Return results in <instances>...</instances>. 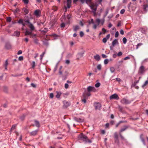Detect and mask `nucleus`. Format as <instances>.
I'll return each mask as SVG.
<instances>
[{
  "mask_svg": "<svg viewBox=\"0 0 148 148\" xmlns=\"http://www.w3.org/2000/svg\"><path fill=\"white\" fill-rule=\"evenodd\" d=\"M94 58L97 60L99 61L100 60V57L98 55H96L94 56Z\"/></svg>",
  "mask_w": 148,
  "mask_h": 148,
  "instance_id": "18",
  "label": "nucleus"
},
{
  "mask_svg": "<svg viewBox=\"0 0 148 148\" xmlns=\"http://www.w3.org/2000/svg\"><path fill=\"white\" fill-rule=\"evenodd\" d=\"M142 45V43H139L137 44V45L136 46V49H137L138 48V47L141 46Z\"/></svg>",
  "mask_w": 148,
  "mask_h": 148,
  "instance_id": "52",
  "label": "nucleus"
},
{
  "mask_svg": "<svg viewBox=\"0 0 148 148\" xmlns=\"http://www.w3.org/2000/svg\"><path fill=\"white\" fill-rule=\"evenodd\" d=\"M121 103L125 104H129L130 102L129 100L125 98H123L121 100Z\"/></svg>",
  "mask_w": 148,
  "mask_h": 148,
  "instance_id": "8",
  "label": "nucleus"
},
{
  "mask_svg": "<svg viewBox=\"0 0 148 148\" xmlns=\"http://www.w3.org/2000/svg\"><path fill=\"white\" fill-rule=\"evenodd\" d=\"M31 85L32 87H33L34 88H35L36 87V85L34 83H32L31 84Z\"/></svg>",
  "mask_w": 148,
  "mask_h": 148,
  "instance_id": "62",
  "label": "nucleus"
},
{
  "mask_svg": "<svg viewBox=\"0 0 148 148\" xmlns=\"http://www.w3.org/2000/svg\"><path fill=\"white\" fill-rule=\"evenodd\" d=\"M45 53V52H43L42 53L41 55H40V60H42V58L44 56V55Z\"/></svg>",
  "mask_w": 148,
  "mask_h": 148,
  "instance_id": "38",
  "label": "nucleus"
},
{
  "mask_svg": "<svg viewBox=\"0 0 148 148\" xmlns=\"http://www.w3.org/2000/svg\"><path fill=\"white\" fill-rule=\"evenodd\" d=\"M148 84V81L147 80L145 82L144 84L142 86V87H144V86H145L147 85Z\"/></svg>",
  "mask_w": 148,
  "mask_h": 148,
  "instance_id": "40",
  "label": "nucleus"
},
{
  "mask_svg": "<svg viewBox=\"0 0 148 148\" xmlns=\"http://www.w3.org/2000/svg\"><path fill=\"white\" fill-rule=\"evenodd\" d=\"M79 27L78 25H76L74 27L73 30L75 32H76L79 29Z\"/></svg>",
  "mask_w": 148,
  "mask_h": 148,
  "instance_id": "22",
  "label": "nucleus"
},
{
  "mask_svg": "<svg viewBox=\"0 0 148 148\" xmlns=\"http://www.w3.org/2000/svg\"><path fill=\"white\" fill-rule=\"evenodd\" d=\"M138 31H139L141 32L143 34H144L145 33V29L142 28H139L138 30Z\"/></svg>",
  "mask_w": 148,
  "mask_h": 148,
  "instance_id": "27",
  "label": "nucleus"
},
{
  "mask_svg": "<svg viewBox=\"0 0 148 148\" xmlns=\"http://www.w3.org/2000/svg\"><path fill=\"white\" fill-rule=\"evenodd\" d=\"M74 120L77 122H81L83 121V120L80 118H75Z\"/></svg>",
  "mask_w": 148,
  "mask_h": 148,
  "instance_id": "17",
  "label": "nucleus"
},
{
  "mask_svg": "<svg viewBox=\"0 0 148 148\" xmlns=\"http://www.w3.org/2000/svg\"><path fill=\"white\" fill-rule=\"evenodd\" d=\"M102 31L103 32V34H105L106 32V30L104 28L102 29Z\"/></svg>",
  "mask_w": 148,
  "mask_h": 148,
  "instance_id": "59",
  "label": "nucleus"
},
{
  "mask_svg": "<svg viewBox=\"0 0 148 148\" xmlns=\"http://www.w3.org/2000/svg\"><path fill=\"white\" fill-rule=\"evenodd\" d=\"M104 21H105V19H104V18H103V19H101V24L102 25H103V23H104Z\"/></svg>",
  "mask_w": 148,
  "mask_h": 148,
  "instance_id": "45",
  "label": "nucleus"
},
{
  "mask_svg": "<svg viewBox=\"0 0 148 148\" xmlns=\"http://www.w3.org/2000/svg\"><path fill=\"white\" fill-rule=\"evenodd\" d=\"M71 0H67V8L66 6H64V8L65 9V12H66L67 10V8H70L71 6Z\"/></svg>",
  "mask_w": 148,
  "mask_h": 148,
  "instance_id": "4",
  "label": "nucleus"
},
{
  "mask_svg": "<svg viewBox=\"0 0 148 148\" xmlns=\"http://www.w3.org/2000/svg\"><path fill=\"white\" fill-rule=\"evenodd\" d=\"M140 138L142 141L143 142L144 145H145V141L144 139L143 138V135H141L140 136Z\"/></svg>",
  "mask_w": 148,
  "mask_h": 148,
  "instance_id": "21",
  "label": "nucleus"
},
{
  "mask_svg": "<svg viewBox=\"0 0 148 148\" xmlns=\"http://www.w3.org/2000/svg\"><path fill=\"white\" fill-rule=\"evenodd\" d=\"M108 10H107L106 11V14H105L103 18H104L106 16H107V15L108 14Z\"/></svg>",
  "mask_w": 148,
  "mask_h": 148,
  "instance_id": "57",
  "label": "nucleus"
},
{
  "mask_svg": "<svg viewBox=\"0 0 148 148\" xmlns=\"http://www.w3.org/2000/svg\"><path fill=\"white\" fill-rule=\"evenodd\" d=\"M53 93H51L50 94V97L51 98H53Z\"/></svg>",
  "mask_w": 148,
  "mask_h": 148,
  "instance_id": "55",
  "label": "nucleus"
},
{
  "mask_svg": "<svg viewBox=\"0 0 148 148\" xmlns=\"http://www.w3.org/2000/svg\"><path fill=\"white\" fill-rule=\"evenodd\" d=\"M101 20L99 18H97L96 20V22L97 23V25H99V24L101 22Z\"/></svg>",
  "mask_w": 148,
  "mask_h": 148,
  "instance_id": "32",
  "label": "nucleus"
},
{
  "mask_svg": "<svg viewBox=\"0 0 148 148\" xmlns=\"http://www.w3.org/2000/svg\"><path fill=\"white\" fill-rule=\"evenodd\" d=\"M20 32L18 31H15L14 32L12 36L16 37H18L20 34Z\"/></svg>",
  "mask_w": 148,
  "mask_h": 148,
  "instance_id": "13",
  "label": "nucleus"
},
{
  "mask_svg": "<svg viewBox=\"0 0 148 148\" xmlns=\"http://www.w3.org/2000/svg\"><path fill=\"white\" fill-rule=\"evenodd\" d=\"M57 94L56 95V97L57 98H59L61 94V92H56Z\"/></svg>",
  "mask_w": 148,
  "mask_h": 148,
  "instance_id": "19",
  "label": "nucleus"
},
{
  "mask_svg": "<svg viewBox=\"0 0 148 148\" xmlns=\"http://www.w3.org/2000/svg\"><path fill=\"white\" fill-rule=\"evenodd\" d=\"M56 20L55 19H53V21L52 20L51 21V25L52 26H53L56 23Z\"/></svg>",
  "mask_w": 148,
  "mask_h": 148,
  "instance_id": "24",
  "label": "nucleus"
},
{
  "mask_svg": "<svg viewBox=\"0 0 148 148\" xmlns=\"http://www.w3.org/2000/svg\"><path fill=\"white\" fill-rule=\"evenodd\" d=\"M130 59V57H129L128 56H127L124 58V60H126L128 59Z\"/></svg>",
  "mask_w": 148,
  "mask_h": 148,
  "instance_id": "58",
  "label": "nucleus"
},
{
  "mask_svg": "<svg viewBox=\"0 0 148 148\" xmlns=\"http://www.w3.org/2000/svg\"><path fill=\"white\" fill-rule=\"evenodd\" d=\"M8 65V60H6L4 63V64H3V65L4 66H7Z\"/></svg>",
  "mask_w": 148,
  "mask_h": 148,
  "instance_id": "30",
  "label": "nucleus"
},
{
  "mask_svg": "<svg viewBox=\"0 0 148 148\" xmlns=\"http://www.w3.org/2000/svg\"><path fill=\"white\" fill-rule=\"evenodd\" d=\"M69 85L68 84L66 83L65 84L64 87L65 88L67 89L69 87Z\"/></svg>",
  "mask_w": 148,
  "mask_h": 148,
  "instance_id": "54",
  "label": "nucleus"
},
{
  "mask_svg": "<svg viewBox=\"0 0 148 148\" xmlns=\"http://www.w3.org/2000/svg\"><path fill=\"white\" fill-rule=\"evenodd\" d=\"M145 72V68L143 66H141L140 67L139 71L138 73L140 74H143Z\"/></svg>",
  "mask_w": 148,
  "mask_h": 148,
  "instance_id": "5",
  "label": "nucleus"
},
{
  "mask_svg": "<svg viewBox=\"0 0 148 148\" xmlns=\"http://www.w3.org/2000/svg\"><path fill=\"white\" fill-rule=\"evenodd\" d=\"M32 31H29L28 30H26L25 32V35L26 36H27L28 35H30L32 34Z\"/></svg>",
  "mask_w": 148,
  "mask_h": 148,
  "instance_id": "16",
  "label": "nucleus"
},
{
  "mask_svg": "<svg viewBox=\"0 0 148 148\" xmlns=\"http://www.w3.org/2000/svg\"><path fill=\"white\" fill-rule=\"evenodd\" d=\"M127 127L126 126H124L123 128H122L121 129V130H120V132H122L123 131H124L127 129Z\"/></svg>",
  "mask_w": 148,
  "mask_h": 148,
  "instance_id": "23",
  "label": "nucleus"
},
{
  "mask_svg": "<svg viewBox=\"0 0 148 148\" xmlns=\"http://www.w3.org/2000/svg\"><path fill=\"white\" fill-rule=\"evenodd\" d=\"M110 70L112 73H114L115 71V69L114 67H111L110 68Z\"/></svg>",
  "mask_w": 148,
  "mask_h": 148,
  "instance_id": "26",
  "label": "nucleus"
},
{
  "mask_svg": "<svg viewBox=\"0 0 148 148\" xmlns=\"http://www.w3.org/2000/svg\"><path fill=\"white\" fill-rule=\"evenodd\" d=\"M139 82V80L136 81V82H134V84L132 85L133 86H135L136 84L138 83Z\"/></svg>",
  "mask_w": 148,
  "mask_h": 148,
  "instance_id": "53",
  "label": "nucleus"
},
{
  "mask_svg": "<svg viewBox=\"0 0 148 148\" xmlns=\"http://www.w3.org/2000/svg\"><path fill=\"white\" fill-rule=\"evenodd\" d=\"M11 19L10 17H8L7 19V21L8 22H10L11 21Z\"/></svg>",
  "mask_w": 148,
  "mask_h": 148,
  "instance_id": "48",
  "label": "nucleus"
},
{
  "mask_svg": "<svg viewBox=\"0 0 148 148\" xmlns=\"http://www.w3.org/2000/svg\"><path fill=\"white\" fill-rule=\"evenodd\" d=\"M87 90L88 92H95L97 90L93 86H89L87 88Z\"/></svg>",
  "mask_w": 148,
  "mask_h": 148,
  "instance_id": "2",
  "label": "nucleus"
},
{
  "mask_svg": "<svg viewBox=\"0 0 148 148\" xmlns=\"http://www.w3.org/2000/svg\"><path fill=\"white\" fill-rule=\"evenodd\" d=\"M92 0H86V3L88 4H90L91 3Z\"/></svg>",
  "mask_w": 148,
  "mask_h": 148,
  "instance_id": "41",
  "label": "nucleus"
},
{
  "mask_svg": "<svg viewBox=\"0 0 148 148\" xmlns=\"http://www.w3.org/2000/svg\"><path fill=\"white\" fill-rule=\"evenodd\" d=\"M97 69L99 70H100L101 69V66L100 64H99L97 66Z\"/></svg>",
  "mask_w": 148,
  "mask_h": 148,
  "instance_id": "44",
  "label": "nucleus"
},
{
  "mask_svg": "<svg viewBox=\"0 0 148 148\" xmlns=\"http://www.w3.org/2000/svg\"><path fill=\"white\" fill-rule=\"evenodd\" d=\"M34 123L35 125L37 127H39L40 126L39 123L37 121H35Z\"/></svg>",
  "mask_w": 148,
  "mask_h": 148,
  "instance_id": "20",
  "label": "nucleus"
},
{
  "mask_svg": "<svg viewBox=\"0 0 148 148\" xmlns=\"http://www.w3.org/2000/svg\"><path fill=\"white\" fill-rule=\"evenodd\" d=\"M123 41L124 44H125L127 42V40L125 37H124L123 39Z\"/></svg>",
  "mask_w": 148,
  "mask_h": 148,
  "instance_id": "33",
  "label": "nucleus"
},
{
  "mask_svg": "<svg viewBox=\"0 0 148 148\" xmlns=\"http://www.w3.org/2000/svg\"><path fill=\"white\" fill-rule=\"evenodd\" d=\"M125 10L124 9L121 10L120 11V14H123L125 12Z\"/></svg>",
  "mask_w": 148,
  "mask_h": 148,
  "instance_id": "47",
  "label": "nucleus"
},
{
  "mask_svg": "<svg viewBox=\"0 0 148 148\" xmlns=\"http://www.w3.org/2000/svg\"><path fill=\"white\" fill-rule=\"evenodd\" d=\"M36 34H33L32 33V34L30 36V37L32 38H36Z\"/></svg>",
  "mask_w": 148,
  "mask_h": 148,
  "instance_id": "28",
  "label": "nucleus"
},
{
  "mask_svg": "<svg viewBox=\"0 0 148 148\" xmlns=\"http://www.w3.org/2000/svg\"><path fill=\"white\" fill-rule=\"evenodd\" d=\"M78 138L79 140H82L86 143H91L92 142L91 141L88 139L86 136L83 134H81L79 135L78 136Z\"/></svg>",
  "mask_w": 148,
  "mask_h": 148,
  "instance_id": "1",
  "label": "nucleus"
},
{
  "mask_svg": "<svg viewBox=\"0 0 148 148\" xmlns=\"http://www.w3.org/2000/svg\"><path fill=\"white\" fill-rule=\"evenodd\" d=\"M34 42L36 44H38V40L37 38H35L34 40Z\"/></svg>",
  "mask_w": 148,
  "mask_h": 148,
  "instance_id": "35",
  "label": "nucleus"
},
{
  "mask_svg": "<svg viewBox=\"0 0 148 148\" xmlns=\"http://www.w3.org/2000/svg\"><path fill=\"white\" fill-rule=\"evenodd\" d=\"M119 34V32L118 31H117L116 32L115 34V37L116 38H117Z\"/></svg>",
  "mask_w": 148,
  "mask_h": 148,
  "instance_id": "42",
  "label": "nucleus"
},
{
  "mask_svg": "<svg viewBox=\"0 0 148 148\" xmlns=\"http://www.w3.org/2000/svg\"><path fill=\"white\" fill-rule=\"evenodd\" d=\"M23 59V56H20L18 58V60L19 61H21Z\"/></svg>",
  "mask_w": 148,
  "mask_h": 148,
  "instance_id": "49",
  "label": "nucleus"
},
{
  "mask_svg": "<svg viewBox=\"0 0 148 148\" xmlns=\"http://www.w3.org/2000/svg\"><path fill=\"white\" fill-rule=\"evenodd\" d=\"M120 33L122 35H123L124 34V31L122 29L120 31Z\"/></svg>",
  "mask_w": 148,
  "mask_h": 148,
  "instance_id": "61",
  "label": "nucleus"
},
{
  "mask_svg": "<svg viewBox=\"0 0 148 148\" xmlns=\"http://www.w3.org/2000/svg\"><path fill=\"white\" fill-rule=\"evenodd\" d=\"M97 6V5L94 3H91L90 5V7L92 10V12L94 11L95 10V11H96Z\"/></svg>",
  "mask_w": 148,
  "mask_h": 148,
  "instance_id": "3",
  "label": "nucleus"
},
{
  "mask_svg": "<svg viewBox=\"0 0 148 148\" xmlns=\"http://www.w3.org/2000/svg\"><path fill=\"white\" fill-rule=\"evenodd\" d=\"M28 26L30 28V30L32 31H33L35 29L34 26L32 23H29L28 25Z\"/></svg>",
  "mask_w": 148,
  "mask_h": 148,
  "instance_id": "12",
  "label": "nucleus"
},
{
  "mask_svg": "<svg viewBox=\"0 0 148 148\" xmlns=\"http://www.w3.org/2000/svg\"><path fill=\"white\" fill-rule=\"evenodd\" d=\"M23 20L21 19H20L18 20V23H19V24H22L23 22Z\"/></svg>",
  "mask_w": 148,
  "mask_h": 148,
  "instance_id": "37",
  "label": "nucleus"
},
{
  "mask_svg": "<svg viewBox=\"0 0 148 148\" xmlns=\"http://www.w3.org/2000/svg\"><path fill=\"white\" fill-rule=\"evenodd\" d=\"M94 106L96 109L99 110L101 107V104L99 103H94Z\"/></svg>",
  "mask_w": 148,
  "mask_h": 148,
  "instance_id": "9",
  "label": "nucleus"
},
{
  "mask_svg": "<svg viewBox=\"0 0 148 148\" xmlns=\"http://www.w3.org/2000/svg\"><path fill=\"white\" fill-rule=\"evenodd\" d=\"M122 52H119L118 53V54H117V56H122Z\"/></svg>",
  "mask_w": 148,
  "mask_h": 148,
  "instance_id": "50",
  "label": "nucleus"
},
{
  "mask_svg": "<svg viewBox=\"0 0 148 148\" xmlns=\"http://www.w3.org/2000/svg\"><path fill=\"white\" fill-rule=\"evenodd\" d=\"M64 103V107L65 108H66L69 106L70 105V103L69 102L67 101H63Z\"/></svg>",
  "mask_w": 148,
  "mask_h": 148,
  "instance_id": "10",
  "label": "nucleus"
},
{
  "mask_svg": "<svg viewBox=\"0 0 148 148\" xmlns=\"http://www.w3.org/2000/svg\"><path fill=\"white\" fill-rule=\"evenodd\" d=\"M65 18V15H63L62 16V18H61V20L62 21H64V19Z\"/></svg>",
  "mask_w": 148,
  "mask_h": 148,
  "instance_id": "60",
  "label": "nucleus"
},
{
  "mask_svg": "<svg viewBox=\"0 0 148 148\" xmlns=\"http://www.w3.org/2000/svg\"><path fill=\"white\" fill-rule=\"evenodd\" d=\"M40 14V10H36L34 13V15L37 16H39Z\"/></svg>",
  "mask_w": 148,
  "mask_h": 148,
  "instance_id": "11",
  "label": "nucleus"
},
{
  "mask_svg": "<svg viewBox=\"0 0 148 148\" xmlns=\"http://www.w3.org/2000/svg\"><path fill=\"white\" fill-rule=\"evenodd\" d=\"M65 26V24L64 23H62L61 25V27H64Z\"/></svg>",
  "mask_w": 148,
  "mask_h": 148,
  "instance_id": "64",
  "label": "nucleus"
},
{
  "mask_svg": "<svg viewBox=\"0 0 148 148\" xmlns=\"http://www.w3.org/2000/svg\"><path fill=\"white\" fill-rule=\"evenodd\" d=\"M22 53V51L21 50H19L17 53V54L20 55V54H21Z\"/></svg>",
  "mask_w": 148,
  "mask_h": 148,
  "instance_id": "63",
  "label": "nucleus"
},
{
  "mask_svg": "<svg viewBox=\"0 0 148 148\" xmlns=\"http://www.w3.org/2000/svg\"><path fill=\"white\" fill-rule=\"evenodd\" d=\"M38 131V130H36L35 131H32V132H30L29 133L30 135L31 136H35L36 134Z\"/></svg>",
  "mask_w": 148,
  "mask_h": 148,
  "instance_id": "14",
  "label": "nucleus"
},
{
  "mask_svg": "<svg viewBox=\"0 0 148 148\" xmlns=\"http://www.w3.org/2000/svg\"><path fill=\"white\" fill-rule=\"evenodd\" d=\"M24 4H27L28 3L29 0H22Z\"/></svg>",
  "mask_w": 148,
  "mask_h": 148,
  "instance_id": "36",
  "label": "nucleus"
},
{
  "mask_svg": "<svg viewBox=\"0 0 148 148\" xmlns=\"http://www.w3.org/2000/svg\"><path fill=\"white\" fill-rule=\"evenodd\" d=\"M114 137L115 138L116 140H118V135L117 132H115L114 134Z\"/></svg>",
  "mask_w": 148,
  "mask_h": 148,
  "instance_id": "31",
  "label": "nucleus"
},
{
  "mask_svg": "<svg viewBox=\"0 0 148 148\" xmlns=\"http://www.w3.org/2000/svg\"><path fill=\"white\" fill-rule=\"evenodd\" d=\"M5 47L7 49H10L11 48V46L10 44H6L5 45Z\"/></svg>",
  "mask_w": 148,
  "mask_h": 148,
  "instance_id": "25",
  "label": "nucleus"
},
{
  "mask_svg": "<svg viewBox=\"0 0 148 148\" xmlns=\"http://www.w3.org/2000/svg\"><path fill=\"white\" fill-rule=\"evenodd\" d=\"M100 86V84L99 82L97 83L95 85V87L96 88H98V87H99Z\"/></svg>",
  "mask_w": 148,
  "mask_h": 148,
  "instance_id": "34",
  "label": "nucleus"
},
{
  "mask_svg": "<svg viewBox=\"0 0 148 148\" xmlns=\"http://www.w3.org/2000/svg\"><path fill=\"white\" fill-rule=\"evenodd\" d=\"M23 10L25 13V14H26L28 13L29 11L27 9L24 8Z\"/></svg>",
  "mask_w": 148,
  "mask_h": 148,
  "instance_id": "29",
  "label": "nucleus"
},
{
  "mask_svg": "<svg viewBox=\"0 0 148 148\" xmlns=\"http://www.w3.org/2000/svg\"><path fill=\"white\" fill-rule=\"evenodd\" d=\"M108 59H106L104 60V64H106L108 63Z\"/></svg>",
  "mask_w": 148,
  "mask_h": 148,
  "instance_id": "39",
  "label": "nucleus"
},
{
  "mask_svg": "<svg viewBox=\"0 0 148 148\" xmlns=\"http://www.w3.org/2000/svg\"><path fill=\"white\" fill-rule=\"evenodd\" d=\"M118 44V42L117 40L116 39H115L113 41L112 43V45L114 47L116 44Z\"/></svg>",
  "mask_w": 148,
  "mask_h": 148,
  "instance_id": "15",
  "label": "nucleus"
},
{
  "mask_svg": "<svg viewBox=\"0 0 148 148\" xmlns=\"http://www.w3.org/2000/svg\"><path fill=\"white\" fill-rule=\"evenodd\" d=\"M93 24V28L94 29H96L97 27V25L96 24H95L94 23Z\"/></svg>",
  "mask_w": 148,
  "mask_h": 148,
  "instance_id": "56",
  "label": "nucleus"
},
{
  "mask_svg": "<svg viewBox=\"0 0 148 148\" xmlns=\"http://www.w3.org/2000/svg\"><path fill=\"white\" fill-rule=\"evenodd\" d=\"M110 99H116L118 100L119 99L118 95L116 94H114L110 97Z\"/></svg>",
  "mask_w": 148,
  "mask_h": 148,
  "instance_id": "6",
  "label": "nucleus"
},
{
  "mask_svg": "<svg viewBox=\"0 0 148 148\" xmlns=\"http://www.w3.org/2000/svg\"><path fill=\"white\" fill-rule=\"evenodd\" d=\"M143 1L144 3H145V4L143 5L144 10V11L146 12L147 11V9L148 7V6L147 3L148 2V0H144Z\"/></svg>",
  "mask_w": 148,
  "mask_h": 148,
  "instance_id": "7",
  "label": "nucleus"
},
{
  "mask_svg": "<svg viewBox=\"0 0 148 148\" xmlns=\"http://www.w3.org/2000/svg\"><path fill=\"white\" fill-rule=\"evenodd\" d=\"M107 40L106 38H104L103 39L102 41L103 42L105 43L107 42Z\"/></svg>",
  "mask_w": 148,
  "mask_h": 148,
  "instance_id": "43",
  "label": "nucleus"
},
{
  "mask_svg": "<svg viewBox=\"0 0 148 148\" xmlns=\"http://www.w3.org/2000/svg\"><path fill=\"white\" fill-rule=\"evenodd\" d=\"M80 36L81 37H82L84 35V33L82 31H81L80 32Z\"/></svg>",
  "mask_w": 148,
  "mask_h": 148,
  "instance_id": "46",
  "label": "nucleus"
},
{
  "mask_svg": "<svg viewBox=\"0 0 148 148\" xmlns=\"http://www.w3.org/2000/svg\"><path fill=\"white\" fill-rule=\"evenodd\" d=\"M83 54L84 53H79L78 54V55L80 57H81L83 56Z\"/></svg>",
  "mask_w": 148,
  "mask_h": 148,
  "instance_id": "51",
  "label": "nucleus"
}]
</instances>
